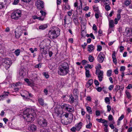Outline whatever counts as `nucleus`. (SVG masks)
Masks as SVG:
<instances>
[{"label": "nucleus", "mask_w": 132, "mask_h": 132, "mask_svg": "<svg viewBox=\"0 0 132 132\" xmlns=\"http://www.w3.org/2000/svg\"><path fill=\"white\" fill-rule=\"evenodd\" d=\"M34 110L30 108L27 109L24 111L23 117L28 122L34 121V118L36 116V114Z\"/></svg>", "instance_id": "1"}, {"label": "nucleus", "mask_w": 132, "mask_h": 132, "mask_svg": "<svg viewBox=\"0 0 132 132\" xmlns=\"http://www.w3.org/2000/svg\"><path fill=\"white\" fill-rule=\"evenodd\" d=\"M69 72V68L68 64L66 62H64L59 67L57 73L61 76L67 75Z\"/></svg>", "instance_id": "2"}, {"label": "nucleus", "mask_w": 132, "mask_h": 132, "mask_svg": "<svg viewBox=\"0 0 132 132\" xmlns=\"http://www.w3.org/2000/svg\"><path fill=\"white\" fill-rule=\"evenodd\" d=\"M60 33V30L57 27H53L50 30L48 34V36L51 39H53L57 38Z\"/></svg>", "instance_id": "3"}, {"label": "nucleus", "mask_w": 132, "mask_h": 132, "mask_svg": "<svg viewBox=\"0 0 132 132\" xmlns=\"http://www.w3.org/2000/svg\"><path fill=\"white\" fill-rule=\"evenodd\" d=\"M51 43L50 40L48 38H46L41 42L40 44V51L41 53L46 54L47 52L46 50H44L45 47L48 46Z\"/></svg>", "instance_id": "4"}, {"label": "nucleus", "mask_w": 132, "mask_h": 132, "mask_svg": "<svg viewBox=\"0 0 132 132\" xmlns=\"http://www.w3.org/2000/svg\"><path fill=\"white\" fill-rule=\"evenodd\" d=\"M22 15L21 12L19 10H15L11 14V17L12 19L18 20Z\"/></svg>", "instance_id": "5"}, {"label": "nucleus", "mask_w": 132, "mask_h": 132, "mask_svg": "<svg viewBox=\"0 0 132 132\" xmlns=\"http://www.w3.org/2000/svg\"><path fill=\"white\" fill-rule=\"evenodd\" d=\"M38 123L42 128L46 127L47 125V122L46 119L43 117H39L38 119Z\"/></svg>", "instance_id": "6"}, {"label": "nucleus", "mask_w": 132, "mask_h": 132, "mask_svg": "<svg viewBox=\"0 0 132 132\" xmlns=\"http://www.w3.org/2000/svg\"><path fill=\"white\" fill-rule=\"evenodd\" d=\"M61 108L67 111L70 112H73L74 110V108L72 106L65 104L62 105Z\"/></svg>", "instance_id": "7"}, {"label": "nucleus", "mask_w": 132, "mask_h": 132, "mask_svg": "<svg viewBox=\"0 0 132 132\" xmlns=\"http://www.w3.org/2000/svg\"><path fill=\"white\" fill-rule=\"evenodd\" d=\"M103 71H96V74L97 75L98 79L100 81H101L102 80L103 76Z\"/></svg>", "instance_id": "8"}, {"label": "nucleus", "mask_w": 132, "mask_h": 132, "mask_svg": "<svg viewBox=\"0 0 132 132\" xmlns=\"http://www.w3.org/2000/svg\"><path fill=\"white\" fill-rule=\"evenodd\" d=\"M105 58V56L103 52H101L97 57V60L100 63H102Z\"/></svg>", "instance_id": "9"}, {"label": "nucleus", "mask_w": 132, "mask_h": 132, "mask_svg": "<svg viewBox=\"0 0 132 132\" xmlns=\"http://www.w3.org/2000/svg\"><path fill=\"white\" fill-rule=\"evenodd\" d=\"M43 3V2L42 1H37L36 5L37 6V9L40 10L42 9L44 6Z\"/></svg>", "instance_id": "10"}, {"label": "nucleus", "mask_w": 132, "mask_h": 132, "mask_svg": "<svg viewBox=\"0 0 132 132\" xmlns=\"http://www.w3.org/2000/svg\"><path fill=\"white\" fill-rule=\"evenodd\" d=\"M4 63L6 64L5 67L6 69H7L11 65L12 62L11 60L9 59L6 58L4 61Z\"/></svg>", "instance_id": "11"}, {"label": "nucleus", "mask_w": 132, "mask_h": 132, "mask_svg": "<svg viewBox=\"0 0 132 132\" xmlns=\"http://www.w3.org/2000/svg\"><path fill=\"white\" fill-rule=\"evenodd\" d=\"M93 83V80L90 79L88 80L86 86L87 88H89L90 89L92 88L91 86Z\"/></svg>", "instance_id": "12"}, {"label": "nucleus", "mask_w": 132, "mask_h": 132, "mask_svg": "<svg viewBox=\"0 0 132 132\" xmlns=\"http://www.w3.org/2000/svg\"><path fill=\"white\" fill-rule=\"evenodd\" d=\"M15 37L17 38H19L22 34V30L19 29L18 30H16L15 31Z\"/></svg>", "instance_id": "13"}, {"label": "nucleus", "mask_w": 132, "mask_h": 132, "mask_svg": "<svg viewBox=\"0 0 132 132\" xmlns=\"http://www.w3.org/2000/svg\"><path fill=\"white\" fill-rule=\"evenodd\" d=\"M95 48V46L92 44L88 45L87 51L89 53L93 52Z\"/></svg>", "instance_id": "14"}, {"label": "nucleus", "mask_w": 132, "mask_h": 132, "mask_svg": "<svg viewBox=\"0 0 132 132\" xmlns=\"http://www.w3.org/2000/svg\"><path fill=\"white\" fill-rule=\"evenodd\" d=\"M38 101L39 104L42 106H45L47 105V104L44 103V100L42 98H39Z\"/></svg>", "instance_id": "15"}, {"label": "nucleus", "mask_w": 132, "mask_h": 132, "mask_svg": "<svg viewBox=\"0 0 132 132\" xmlns=\"http://www.w3.org/2000/svg\"><path fill=\"white\" fill-rule=\"evenodd\" d=\"M70 115L71 116V118H70L69 119H70V121H68V122H64V120H61V122L63 124L65 125H67L69 123H70L71 122L72 119H73V115L71 113L70 114Z\"/></svg>", "instance_id": "16"}, {"label": "nucleus", "mask_w": 132, "mask_h": 132, "mask_svg": "<svg viewBox=\"0 0 132 132\" xmlns=\"http://www.w3.org/2000/svg\"><path fill=\"white\" fill-rule=\"evenodd\" d=\"M82 122H80L76 125L75 127L76 128V130L77 131H79L80 130L82 127Z\"/></svg>", "instance_id": "17"}, {"label": "nucleus", "mask_w": 132, "mask_h": 132, "mask_svg": "<svg viewBox=\"0 0 132 132\" xmlns=\"http://www.w3.org/2000/svg\"><path fill=\"white\" fill-rule=\"evenodd\" d=\"M112 57L113 59V61L114 63L116 64L117 63V60L116 58V54L115 52H114L112 55Z\"/></svg>", "instance_id": "18"}, {"label": "nucleus", "mask_w": 132, "mask_h": 132, "mask_svg": "<svg viewBox=\"0 0 132 132\" xmlns=\"http://www.w3.org/2000/svg\"><path fill=\"white\" fill-rule=\"evenodd\" d=\"M37 127L35 125L31 124L29 128V129L32 131H35L37 129Z\"/></svg>", "instance_id": "19"}, {"label": "nucleus", "mask_w": 132, "mask_h": 132, "mask_svg": "<svg viewBox=\"0 0 132 132\" xmlns=\"http://www.w3.org/2000/svg\"><path fill=\"white\" fill-rule=\"evenodd\" d=\"M44 54L45 55L46 54H45L43 53H42L40 52V54H39V55L38 57V61L39 62H41L42 59L43 57V55Z\"/></svg>", "instance_id": "20"}, {"label": "nucleus", "mask_w": 132, "mask_h": 132, "mask_svg": "<svg viewBox=\"0 0 132 132\" xmlns=\"http://www.w3.org/2000/svg\"><path fill=\"white\" fill-rule=\"evenodd\" d=\"M47 27V26L46 24H45L43 25H41L39 26V29L41 30H43L46 28Z\"/></svg>", "instance_id": "21"}, {"label": "nucleus", "mask_w": 132, "mask_h": 132, "mask_svg": "<svg viewBox=\"0 0 132 132\" xmlns=\"http://www.w3.org/2000/svg\"><path fill=\"white\" fill-rule=\"evenodd\" d=\"M9 93L8 92H4L2 95H0V100L2 99L3 97L4 98L6 96H7Z\"/></svg>", "instance_id": "22"}, {"label": "nucleus", "mask_w": 132, "mask_h": 132, "mask_svg": "<svg viewBox=\"0 0 132 132\" xmlns=\"http://www.w3.org/2000/svg\"><path fill=\"white\" fill-rule=\"evenodd\" d=\"M109 27L110 28H112L114 27V21L113 20H110L109 21Z\"/></svg>", "instance_id": "23"}, {"label": "nucleus", "mask_w": 132, "mask_h": 132, "mask_svg": "<svg viewBox=\"0 0 132 132\" xmlns=\"http://www.w3.org/2000/svg\"><path fill=\"white\" fill-rule=\"evenodd\" d=\"M19 74L20 76H24L25 74L24 70L22 68H21Z\"/></svg>", "instance_id": "24"}, {"label": "nucleus", "mask_w": 132, "mask_h": 132, "mask_svg": "<svg viewBox=\"0 0 132 132\" xmlns=\"http://www.w3.org/2000/svg\"><path fill=\"white\" fill-rule=\"evenodd\" d=\"M85 75L86 77L87 78L90 77V75L89 73V70H87L86 69H85Z\"/></svg>", "instance_id": "25"}, {"label": "nucleus", "mask_w": 132, "mask_h": 132, "mask_svg": "<svg viewBox=\"0 0 132 132\" xmlns=\"http://www.w3.org/2000/svg\"><path fill=\"white\" fill-rule=\"evenodd\" d=\"M120 89V87L118 85H116L115 87L114 91L116 92V93Z\"/></svg>", "instance_id": "26"}, {"label": "nucleus", "mask_w": 132, "mask_h": 132, "mask_svg": "<svg viewBox=\"0 0 132 132\" xmlns=\"http://www.w3.org/2000/svg\"><path fill=\"white\" fill-rule=\"evenodd\" d=\"M93 10L96 13H99L100 12L98 7L96 6H93Z\"/></svg>", "instance_id": "27"}, {"label": "nucleus", "mask_w": 132, "mask_h": 132, "mask_svg": "<svg viewBox=\"0 0 132 132\" xmlns=\"http://www.w3.org/2000/svg\"><path fill=\"white\" fill-rule=\"evenodd\" d=\"M96 69V71L101 70L100 69H102L101 65L100 64H98L95 67Z\"/></svg>", "instance_id": "28"}, {"label": "nucleus", "mask_w": 132, "mask_h": 132, "mask_svg": "<svg viewBox=\"0 0 132 132\" xmlns=\"http://www.w3.org/2000/svg\"><path fill=\"white\" fill-rule=\"evenodd\" d=\"M70 9V6L68 3H66L65 4V10L67 9L69 10Z\"/></svg>", "instance_id": "29"}, {"label": "nucleus", "mask_w": 132, "mask_h": 132, "mask_svg": "<svg viewBox=\"0 0 132 132\" xmlns=\"http://www.w3.org/2000/svg\"><path fill=\"white\" fill-rule=\"evenodd\" d=\"M69 101L71 103H73L74 102V98L72 95L70 96Z\"/></svg>", "instance_id": "30"}, {"label": "nucleus", "mask_w": 132, "mask_h": 132, "mask_svg": "<svg viewBox=\"0 0 132 132\" xmlns=\"http://www.w3.org/2000/svg\"><path fill=\"white\" fill-rule=\"evenodd\" d=\"M80 5L81 7L82 8L83 5H86V3L85 2L84 0H80Z\"/></svg>", "instance_id": "31"}, {"label": "nucleus", "mask_w": 132, "mask_h": 132, "mask_svg": "<svg viewBox=\"0 0 132 132\" xmlns=\"http://www.w3.org/2000/svg\"><path fill=\"white\" fill-rule=\"evenodd\" d=\"M91 109V108L89 106H87L86 107V109L87 112L91 114L92 113V112Z\"/></svg>", "instance_id": "32"}, {"label": "nucleus", "mask_w": 132, "mask_h": 132, "mask_svg": "<svg viewBox=\"0 0 132 132\" xmlns=\"http://www.w3.org/2000/svg\"><path fill=\"white\" fill-rule=\"evenodd\" d=\"M125 93L128 98H131V96L130 93L129 92L126 91Z\"/></svg>", "instance_id": "33"}, {"label": "nucleus", "mask_w": 132, "mask_h": 132, "mask_svg": "<svg viewBox=\"0 0 132 132\" xmlns=\"http://www.w3.org/2000/svg\"><path fill=\"white\" fill-rule=\"evenodd\" d=\"M86 28V26L84 24H82L81 26V33H82V32H84V30Z\"/></svg>", "instance_id": "34"}, {"label": "nucleus", "mask_w": 132, "mask_h": 132, "mask_svg": "<svg viewBox=\"0 0 132 132\" xmlns=\"http://www.w3.org/2000/svg\"><path fill=\"white\" fill-rule=\"evenodd\" d=\"M105 101L106 103L108 104H109L110 103V99L108 97H106L105 98Z\"/></svg>", "instance_id": "35"}, {"label": "nucleus", "mask_w": 132, "mask_h": 132, "mask_svg": "<svg viewBox=\"0 0 132 132\" xmlns=\"http://www.w3.org/2000/svg\"><path fill=\"white\" fill-rule=\"evenodd\" d=\"M73 20L74 21L75 23L77 25L78 24V18H74L73 19Z\"/></svg>", "instance_id": "36"}, {"label": "nucleus", "mask_w": 132, "mask_h": 132, "mask_svg": "<svg viewBox=\"0 0 132 132\" xmlns=\"http://www.w3.org/2000/svg\"><path fill=\"white\" fill-rule=\"evenodd\" d=\"M131 2V1L128 0H126L125 2V4L126 6H128L129 5Z\"/></svg>", "instance_id": "37"}, {"label": "nucleus", "mask_w": 132, "mask_h": 132, "mask_svg": "<svg viewBox=\"0 0 132 132\" xmlns=\"http://www.w3.org/2000/svg\"><path fill=\"white\" fill-rule=\"evenodd\" d=\"M103 2L105 5L110 4V1L109 0H103L102 2Z\"/></svg>", "instance_id": "38"}, {"label": "nucleus", "mask_w": 132, "mask_h": 132, "mask_svg": "<svg viewBox=\"0 0 132 132\" xmlns=\"http://www.w3.org/2000/svg\"><path fill=\"white\" fill-rule=\"evenodd\" d=\"M20 50L19 49H17L14 52V53L16 56H18L20 54Z\"/></svg>", "instance_id": "39"}, {"label": "nucleus", "mask_w": 132, "mask_h": 132, "mask_svg": "<svg viewBox=\"0 0 132 132\" xmlns=\"http://www.w3.org/2000/svg\"><path fill=\"white\" fill-rule=\"evenodd\" d=\"M88 59L90 62H92L93 61L94 58L92 56L90 55L89 56Z\"/></svg>", "instance_id": "40"}, {"label": "nucleus", "mask_w": 132, "mask_h": 132, "mask_svg": "<svg viewBox=\"0 0 132 132\" xmlns=\"http://www.w3.org/2000/svg\"><path fill=\"white\" fill-rule=\"evenodd\" d=\"M29 50L31 52V53H34V52L35 51H37V48H35L34 49L32 48H30L29 49Z\"/></svg>", "instance_id": "41"}, {"label": "nucleus", "mask_w": 132, "mask_h": 132, "mask_svg": "<svg viewBox=\"0 0 132 132\" xmlns=\"http://www.w3.org/2000/svg\"><path fill=\"white\" fill-rule=\"evenodd\" d=\"M109 5L110 4H107L105 5V8L106 10L107 11L110 10L111 9V7L109 6Z\"/></svg>", "instance_id": "42"}, {"label": "nucleus", "mask_w": 132, "mask_h": 132, "mask_svg": "<svg viewBox=\"0 0 132 132\" xmlns=\"http://www.w3.org/2000/svg\"><path fill=\"white\" fill-rule=\"evenodd\" d=\"M112 70H110L108 71L107 72V76L108 77H110L111 76Z\"/></svg>", "instance_id": "43"}, {"label": "nucleus", "mask_w": 132, "mask_h": 132, "mask_svg": "<svg viewBox=\"0 0 132 132\" xmlns=\"http://www.w3.org/2000/svg\"><path fill=\"white\" fill-rule=\"evenodd\" d=\"M104 126L105 127L104 128V130L105 132H108V126L106 124L104 125Z\"/></svg>", "instance_id": "44"}, {"label": "nucleus", "mask_w": 132, "mask_h": 132, "mask_svg": "<svg viewBox=\"0 0 132 132\" xmlns=\"http://www.w3.org/2000/svg\"><path fill=\"white\" fill-rule=\"evenodd\" d=\"M92 123L90 122L89 123V124L86 126V127L87 128L90 129L92 126Z\"/></svg>", "instance_id": "45"}, {"label": "nucleus", "mask_w": 132, "mask_h": 132, "mask_svg": "<svg viewBox=\"0 0 132 132\" xmlns=\"http://www.w3.org/2000/svg\"><path fill=\"white\" fill-rule=\"evenodd\" d=\"M21 96L23 97V99L26 100L28 101L29 100V98L28 97L27 95L25 96L21 95Z\"/></svg>", "instance_id": "46"}, {"label": "nucleus", "mask_w": 132, "mask_h": 132, "mask_svg": "<svg viewBox=\"0 0 132 132\" xmlns=\"http://www.w3.org/2000/svg\"><path fill=\"white\" fill-rule=\"evenodd\" d=\"M26 94L27 95H27L28 96V97L29 98V100H28L29 101L30 99V98H32V97L33 95L31 93H30L28 92H27V93Z\"/></svg>", "instance_id": "47"}, {"label": "nucleus", "mask_w": 132, "mask_h": 132, "mask_svg": "<svg viewBox=\"0 0 132 132\" xmlns=\"http://www.w3.org/2000/svg\"><path fill=\"white\" fill-rule=\"evenodd\" d=\"M102 47L101 45H98L97 46V50L98 51H100L102 50Z\"/></svg>", "instance_id": "48"}, {"label": "nucleus", "mask_w": 132, "mask_h": 132, "mask_svg": "<svg viewBox=\"0 0 132 132\" xmlns=\"http://www.w3.org/2000/svg\"><path fill=\"white\" fill-rule=\"evenodd\" d=\"M108 119L110 121H112L113 120V118L112 116L110 114L108 117Z\"/></svg>", "instance_id": "49"}, {"label": "nucleus", "mask_w": 132, "mask_h": 132, "mask_svg": "<svg viewBox=\"0 0 132 132\" xmlns=\"http://www.w3.org/2000/svg\"><path fill=\"white\" fill-rule=\"evenodd\" d=\"M4 6L3 3L0 2V9L4 8Z\"/></svg>", "instance_id": "50"}, {"label": "nucleus", "mask_w": 132, "mask_h": 132, "mask_svg": "<svg viewBox=\"0 0 132 132\" xmlns=\"http://www.w3.org/2000/svg\"><path fill=\"white\" fill-rule=\"evenodd\" d=\"M43 75L46 78H49V76L48 73L45 72L43 73Z\"/></svg>", "instance_id": "51"}, {"label": "nucleus", "mask_w": 132, "mask_h": 132, "mask_svg": "<svg viewBox=\"0 0 132 132\" xmlns=\"http://www.w3.org/2000/svg\"><path fill=\"white\" fill-rule=\"evenodd\" d=\"M73 11V10H71L70 11L68 12L67 13L68 14V15L69 16H70L72 13V11Z\"/></svg>", "instance_id": "52"}, {"label": "nucleus", "mask_w": 132, "mask_h": 132, "mask_svg": "<svg viewBox=\"0 0 132 132\" xmlns=\"http://www.w3.org/2000/svg\"><path fill=\"white\" fill-rule=\"evenodd\" d=\"M35 67V68H40L41 67V64L40 63H39L36 65Z\"/></svg>", "instance_id": "53"}, {"label": "nucleus", "mask_w": 132, "mask_h": 132, "mask_svg": "<svg viewBox=\"0 0 132 132\" xmlns=\"http://www.w3.org/2000/svg\"><path fill=\"white\" fill-rule=\"evenodd\" d=\"M94 83L96 86H98L99 85V84L98 81L96 79L94 80Z\"/></svg>", "instance_id": "54"}, {"label": "nucleus", "mask_w": 132, "mask_h": 132, "mask_svg": "<svg viewBox=\"0 0 132 132\" xmlns=\"http://www.w3.org/2000/svg\"><path fill=\"white\" fill-rule=\"evenodd\" d=\"M19 0H14L13 3V5H16L19 3Z\"/></svg>", "instance_id": "55"}, {"label": "nucleus", "mask_w": 132, "mask_h": 132, "mask_svg": "<svg viewBox=\"0 0 132 132\" xmlns=\"http://www.w3.org/2000/svg\"><path fill=\"white\" fill-rule=\"evenodd\" d=\"M124 116L123 114H122L121 115V116L118 119V120L121 121L124 118Z\"/></svg>", "instance_id": "56"}, {"label": "nucleus", "mask_w": 132, "mask_h": 132, "mask_svg": "<svg viewBox=\"0 0 132 132\" xmlns=\"http://www.w3.org/2000/svg\"><path fill=\"white\" fill-rule=\"evenodd\" d=\"M93 29L95 31H96L97 30V27L95 24H94L93 25Z\"/></svg>", "instance_id": "57"}, {"label": "nucleus", "mask_w": 132, "mask_h": 132, "mask_svg": "<svg viewBox=\"0 0 132 132\" xmlns=\"http://www.w3.org/2000/svg\"><path fill=\"white\" fill-rule=\"evenodd\" d=\"M40 12L41 14L42 15H44H44H45L46 14V13L45 12H44L42 10H41L40 11Z\"/></svg>", "instance_id": "58"}, {"label": "nucleus", "mask_w": 132, "mask_h": 132, "mask_svg": "<svg viewBox=\"0 0 132 132\" xmlns=\"http://www.w3.org/2000/svg\"><path fill=\"white\" fill-rule=\"evenodd\" d=\"M107 108L108 109V112H110L111 110V106L109 105H107Z\"/></svg>", "instance_id": "59"}, {"label": "nucleus", "mask_w": 132, "mask_h": 132, "mask_svg": "<svg viewBox=\"0 0 132 132\" xmlns=\"http://www.w3.org/2000/svg\"><path fill=\"white\" fill-rule=\"evenodd\" d=\"M85 113V112L84 111V110L82 109L81 110V114L82 116H84Z\"/></svg>", "instance_id": "60"}, {"label": "nucleus", "mask_w": 132, "mask_h": 132, "mask_svg": "<svg viewBox=\"0 0 132 132\" xmlns=\"http://www.w3.org/2000/svg\"><path fill=\"white\" fill-rule=\"evenodd\" d=\"M125 70V67L124 66H121L120 67V70L121 71H123Z\"/></svg>", "instance_id": "61"}, {"label": "nucleus", "mask_w": 132, "mask_h": 132, "mask_svg": "<svg viewBox=\"0 0 132 132\" xmlns=\"http://www.w3.org/2000/svg\"><path fill=\"white\" fill-rule=\"evenodd\" d=\"M25 81L27 83L28 85H29L30 84V82L29 80L28 79H25Z\"/></svg>", "instance_id": "62"}, {"label": "nucleus", "mask_w": 132, "mask_h": 132, "mask_svg": "<svg viewBox=\"0 0 132 132\" xmlns=\"http://www.w3.org/2000/svg\"><path fill=\"white\" fill-rule=\"evenodd\" d=\"M69 114L67 112H65L63 115L65 117L68 118V117Z\"/></svg>", "instance_id": "63"}, {"label": "nucleus", "mask_w": 132, "mask_h": 132, "mask_svg": "<svg viewBox=\"0 0 132 132\" xmlns=\"http://www.w3.org/2000/svg\"><path fill=\"white\" fill-rule=\"evenodd\" d=\"M96 116H99L100 114V112L99 111H96Z\"/></svg>", "instance_id": "64"}]
</instances>
